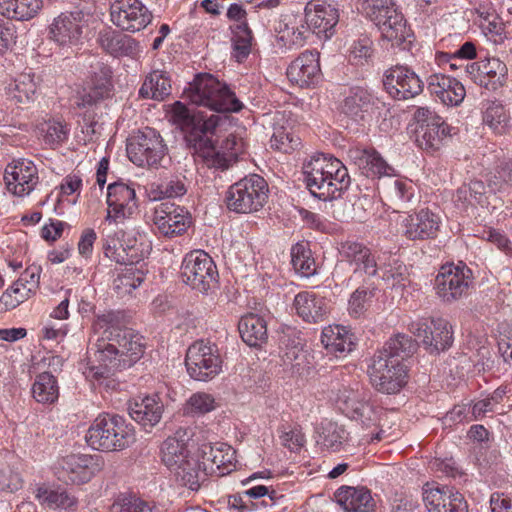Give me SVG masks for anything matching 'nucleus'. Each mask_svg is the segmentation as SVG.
Instances as JSON below:
<instances>
[{
    "instance_id": "f257e3e1",
    "label": "nucleus",
    "mask_w": 512,
    "mask_h": 512,
    "mask_svg": "<svg viewBox=\"0 0 512 512\" xmlns=\"http://www.w3.org/2000/svg\"><path fill=\"white\" fill-rule=\"evenodd\" d=\"M123 320L121 312L109 311L98 315L93 323L96 342L90 349L98 365H92L89 373L96 380L131 367L144 354L142 336L125 327Z\"/></svg>"
},
{
    "instance_id": "f03ea898",
    "label": "nucleus",
    "mask_w": 512,
    "mask_h": 512,
    "mask_svg": "<svg viewBox=\"0 0 512 512\" xmlns=\"http://www.w3.org/2000/svg\"><path fill=\"white\" fill-rule=\"evenodd\" d=\"M303 174L311 194L323 201L338 198L350 185L348 170L342 162L324 154L306 161Z\"/></svg>"
},
{
    "instance_id": "7ed1b4c3",
    "label": "nucleus",
    "mask_w": 512,
    "mask_h": 512,
    "mask_svg": "<svg viewBox=\"0 0 512 512\" xmlns=\"http://www.w3.org/2000/svg\"><path fill=\"white\" fill-rule=\"evenodd\" d=\"M189 137L193 143V155L196 161H201L210 169L227 170L244 152V141L234 134H229L219 147L216 146L212 126L207 133L198 130Z\"/></svg>"
},
{
    "instance_id": "20e7f679",
    "label": "nucleus",
    "mask_w": 512,
    "mask_h": 512,
    "mask_svg": "<svg viewBox=\"0 0 512 512\" xmlns=\"http://www.w3.org/2000/svg\"><path fill=\"white\" fill-rule=\"evenodd\" d=\"M86 440L96 450L121 451L135 441V431L124 417L118 414L102 413L89 427Z\"/></svg>"
},
{
    "instance_id": "39448f33",
    "label": "nucleus",
    "mask_w": 512,
    "mask_h": 512,
    "mask_svg": "<svg viewBox=\"0 0 512 512\" xmlns=\"http://www.w3.org/2000/svg\"><path fill=\"white\" fill-rule=\"evenodd\" d=\"M184 94L191 103L216 112H239L243 108L235 94L210 74L197 75Z\"/></svg>"
},
{
    "instance_id": "423d86ee",
    "label": "nucleus",
    "mask_w": 512,
    "mask_h": 512,
    "mask_svg": "<svg viewBox=\"0 0 512 512\" xmlns=\"http://www.w3.org/2000/svg\"><path fill=\"white\" fill-rule=\"evenodd\" d=\"M268 192L266 180L260 175L251 174L228 188L225 203L230 211L236 213L257 212L266 203Z\"/></svg>"
},
{
    "instance_id": "0eeeda50",
    "label": "nucleus",
    "mask_w": 512,
    "mask_h": 512,
    "mask_svg": "<svg viewBox=\"0 0 512 512\" xmlns=\"http://www.w3.org/2000/svg\"><path fill=\"white\" fill-rule=\"evenodd\" d=\"M185 365L192 379L207 382L222 372L223 358L215 343L198 340L187 349Z\"/></svg>"
},
{
    "instance_id": "6e6552de",
    "label": "nucleus",
    "mask_w": 512,
    "mask_h": 512,
    "mask_svg": "<svg viewBox=\"0 0 512 512\" xmlns=\"http://www.w3.org/2000/svg\"><path fill=\"white\" fill-rule=\"evenodd\" d=\"M371 385L384 394L398 393L407 382V368L385 352H376L367 370Z\"/></svg>"
},
{
    "instance_id": "1a4fd4ad",
    "label": "nucleus",
    "mask_w": 512,
    "mask_h": 512,
    "mask_svg": "<svg viewBox=\"0 0 512 512\" xmlns=\"http://www.w3.org/2000/svg\"><path fill=\"white\" fill-rule=\"evenodd\" d=\"M181 278L193 290L207 294L217 284L218 271L214 261L206 252L194 250L182 261Z\"/></svg>"
},
{
    "instance_id": "9d476101",
    "label": "nucleus",
    "mask_w": 512,
    "mask_h": 512,
    "mask_svg": "<svg viewBox=\"0 0 512 512\" xmlns=\"http://www.w3.org/2000/svg\"><path fill=\"white\" fill-rule=\"evenodd\" d=\"M473 285L472 271L465 264L443 265L434 283L437 296L445 303H453L469 295Z\"/></svg>"
},
{
    "instance_id": "9b49d317",
    "label": "nucleus",
    "mask_w": 512,
    "mask_h": 512,
    "mask_svg": "<svg viewBox=\"0 0 512 512\" xmlns=\"http://www.w3.org/2000/svg\"><path fill=\"white\" fill-rule=\"evenodd\" d=\"M337 403L343 413L353 420L359 421L363 428H373L369 433L363 435V440L368 443L381 440L383 431L378 429L377 413L373 406L365 401L361 392L344 388L337 397Z\"/></svg>"
},
{
    "instance_id": "f8f14e48",
    "label": "nucleus",
    "mask_w": 512,
    "mask_h": 512,
    "mask_svg": "<svg viewBox=\"0 0 512 512\" xmlns=\"http://www.w3.org/2000/svg\"><path fill=\"white\" fill-rule=\"evenodd\" d=\"M416 123L415 140L426 151L434 152L441 148L450 137V126L429 107H418L414 112Z\"/></svg>"
},
{
    "instance_id": "ddd939ff",
    "label": "nucleus",
    "mask_w": 512,
    "mask_h": 512,
    "mask_svg": "<svg viewBox=\"0 0 512 512\" xmlns=\"http://www.w3.org/2000/svg\"><path fill=\"white\" fill-rule=\"evenodd\" d=\"M166 150L162 137L152 128L139 131L127 143L129 159L140 167H157L164 158Z\"/></svg>"
},
{
    "instance_id": "4468645a",
    "label": "nucleus",
    "mask_w": 512,
    "mask_h": 512,
    "mask_svg": "<svg viewBox=\"0 0 512 512\" xmlns=\"http://www.w3.org/2000/svg\"><path fill=\"white\" fill-rule=\"evenodd\" d=\"M104 468L102 456L97 454H70L58 461V478L66 483L84 484Z\"/></svg>"
},
{
    "instance_id": "2eb2a0df",
    "label": "nucleus",
    "mask_w": 512,
    "mask_h": 512,
    "mask_svg": "<svg viewBox=\"0 0 512 512\" xmlns=\"http://www.w3.org/2000/svg\"><path fill=\"white\" fill-rule=\"evenodd\" d=\"M409 330L419 338L429 353H439L451 347L453 331L446 319L427 318L411 322Z\"/></svg>"
},
{
    "instance_id": "dca6fc26",
    "label": "nucleus",
    "mask_w": 512,
    "mask_h": 512,
    "mask_svg": "<svg viewBox=\"0 0 512 512\" xmlns=\"http://www.w3.org/2000/svg\"><path fill=\"white\" fill-rule=\"evenodd\" d=\"M110 19L121 31L136 33L151 23L153 14L140 0H116L110 7Z\"/></svg>"
},
{
    "instance_id": "f3484780",
    "label": "nucleus",
    "mask_w": 512,
    "mask_h": 512,
    "mask_svg": "<svg viewBox=\"0 0 512 512\" xmlns=\"http://www.w3.org/2000/svg\"><path fill=\"white\" fill-rule=\"evenodd\" d=\"M153 223L160 235L174 238L187 231L192 219L184 207L172 202H162L154 209Z\"/></svg>"
},
{
    "instance_id": "a211bd4d",
    "label": "nucleus",
    "mask_w": 512,
    "mask_h": 512,
    "mask_svg": "<svg viewBox=\"0 0 512 512\" xmlns=\"http://www.w3.org/2000/svg\"><path fill=\"white\" fill-rule=\"evenodd\" d=\"M383 84L391 97L407 100L423 91L424 83L408 66L396 65L385 72Z\"/></svg>"
},
{
    "instance_id": "6ab92c4d",
    "label": "nucleus",
    "mask_w": 512,
    "mask_h": 512,
    "mask_svg": "<svg viewBox=\"0 0 512 512\" xmlns=\"http://www.w3.org/2000/svg\"><path fill=\"white\" fill-rule=\"evenodd\" d=\"M107 214L105 221L123 223L137 208L135 189L124 182H114L107 187Z\"/></svg>"
},
{
    "instance_id": "aec40b11",
    "label": "nucleus",
    "mask_w": 512,
    "mask_h": 512,
    "mask_svg": "<svg viewBox=\"0 0 512 512\" xmlns=\"http://www.w3.org/2000/svg\"><path fill=\"white\" fill-rule=\"evenodd\" d=\"M342 112L355 122L369 121L376 112L386 111L383 101L362 87H353L344 98Z\"/></svg>"
},
{
    "instance_id": "412c9836",
    "label": "nucleus",
    "mask_w": 512,
    "mask_h": 512,
    "mask_svg": "<svg viewBox=\"0 0 512 512\" xmlns=\"http://www.w3.org/2000/svg\"><path fill=\"white\" fill-rule=\"evenodd\" d=\"M87 25L86 15L81 10L63 12L49 26L50 39L60 46L76 45Z\"/></svg>"
},
{
    "instance_id": "4be33fe9",
    "label": "nucleus",
    "mask_w": 512,
    "mask_h": 512,
    "mask_svg": "<svg viewBox=\"0 0 512 512\" xmlns=\"http://www.w3.org/2000/svg\"><path fill=\"white\" fill-rule=\"evenodd\" d=\"M7 189L16 196L28 195L37 185L39 177L35 164L27 159H18L7 165L4 174Z\"/></svg>"
},
{
    "instance_id": "5701e85b",
    "label": "nucleus",
    "mask_w": 512,
    "mask_h": 512,
    "mask_svg": "<svg viewBox=\"0 0 512 512\" xmlns=\"http://www.w3.org/2000/svg\"><path fill=\"white\" fill-rule=\"evenodd\" d=\"M339 21L338 9L325 2H309L305 7V23L319 37L329 39Z\"/></svg>"
},
{
    "instance_id": "b1692460",
    "label": "nucleus",
    "mask_w": 512,
    "mask_h": 512,
    "mask_svg": "<svg viewBox=\"0 0 512 512\" xmlns=\"http://www.w3.org/2000/svg\"><path fill=\"white\" fill-rule=\"evenodd\" d=\"M423 500L429 512H468L463 495L448 486L426 489Z\"/></svg>"
},
{
    "instance_id": "393cba45",
    "label": "nucleus",
    "mask_w": 512,
    "mask_h": 512,
    "mask_svg": "<svg viewBox=\"0 0 512 512\" xmlns=\"http://www.w3.org/2000/svg\"><path fill=\"white\" fill-rule=\"evenodd\" d=\"M348 157L366 177L380 178L394 175V168L374 148H350Z\"/></svg>"
},
{
    "instance_id": "a878e982",
    "label": "nucleus",
    "mask_w": 512,
    "mask_h": 512,
    "mask_svg": "<svg viewBox=\"0 0 512 512\" xmlns=\"http://www.w3.org/2000/svg\"><path fill=\"white\" fill-rule=\"evenodd\" d=\"M287 76L300 87L317 83L321 76L319 53L309 50L301 53L287 68Z\"/></svg>"
},
{
    "instance_id": "bb28decb",
    "label": "nucleus",
    "mask_w": 512,
    "mask_h": 512,
    "mask_svg": "<svg viewBox=\"0 0 512 512\" xmlns=\"http://www.w3.org/2000/svg\"><path fill=\"white\" fill-rule=\"evenodd\" d=\"M340 255L350 264L355 265L353 275L348 279L347 285L357 275L364 273L369 277L376 275L377 262L369 248L364 244L354 241L341 243L339 248Z\"/></svg>"
},
{
    "instance_id": "cd10ccee",
    "label": "nucleus",
    "mask_w": 512,
    "mask_h": 512,
    "mask_svg": "<svg viewBox=\"0 0 512 512\" xmlns=\"http://www.w3.org/2000/svg\"><path fill=\"white\" fill-rule=\"evenodd\" d=\"M440 217L429 209L408 215L403 221L404 235L410 240L434 238L440 227Z\"/></svg>"
},
{
    "instance_id": "c85d7f7f",
    "label": "nucleus",
    "mask_w": 512,
    "mask_h": 512,
    "mask_svg": "<svg viewBox=\"0 0 512 512\" xmlns=\"http://www.w3.org/2000/svg\"><path fill=\"white\" fill-rule=\"evenodd\" d=\"M277 31L278 46L285 50H292L302 47L306 40V33L309 30L301 17L294 14L283 15L275 28Z\"/></svg>"
},
{
    "instance_id": "c756f323",
    "label": "nucleus",
    "mask_w": 512,
    "mask_h": 512,
    "mask_svg": "<svg viewBox=\"0 0 512 512\" xmlns=\"http://www.w3.org/2000/svg\"><path fill=\"white\" fill-rule=\"evenodd\" d=\"M97 42L113 57L134 58L139 53V43L134 38L111 28L101 30L98 33Z\"/></svg>"
},
{
    "instance_id": "7c9ffc66",
    "label": "nucleus",
    "mask_w": 512,
    "mask_h": 512,
    "mask_svg": "<svg viewBox=\"0 0 512 512\" xmlns=\"http://www.w3.org/2000/svg\"><path fill=\"white\" fill-rule=\"evenodd\" d=\"M428 89L448 106L460 105L466 96L465 87L460 81L441 73L429 76Z\"/></svg>"
},
{
    "instance_id": "2f4dec72",
    "label": "nucleus",
    "mask_w": 512,
    "mask_h": 512,
    "mask_svg": "<svg viewBox=\"0 0 512 512\" xmlns=\"http://www.w3.org/2000/svg\"><path fill=\"white\" fill-rule=\"evenodd\" d=\"M164 405L157 395L135 398L129 403L128 411L133 420L143 427H154L163 414Z\"/></svg>"
},
{
    "instance_id": "473e14b6",
    "label": "nucleus",
    "mask_w": 512,
    "mask_h": 512,
    "mask_svg": "<svg viewBox=\"0 0 512 512\" xmlns=\"http://www.w3.org/2000/svg\"><path fill=\"white\" fill-rule=\"evenodd\" d=\"M335 498L345 512H374L375 502L364 487L343 486L336 491Z\"/></svg>"
},
{
    "instance_id": "72a5a7b5",
    "label": "nucleus",
    "mask_w": 512,
    "mask_h": 512,
    "mask_svg": "<svg viewBox=\"0 0 512 512\" xmlns=\"http://www.w3.org/2000/svg\"><path fill=\"white\" fill-rule=\"evenodd\" d=\"M321 343L328 354L337 358L345 357L354 347V336L346 327L329 325L322 330Z\"/></svg>"
},
{
    "instance_id": "f704fd0d",
    "label": "nucleus",
    "mask_w": 512,
    "mask_h": 512,
    "mask_svg": "<svg viewBox=\"0 0 512 512\" xmlns=\"http://www.w3.org/2000/svg\"><path fill=\"white\" fill-rule=\"evenodd\" d=\"M294 307L298 316L309 323L323 321L327 314V305L324 298L308 291L300 292L295 296Z\"/></svg>"
},
{
    "instance_id": "c9c22d12",
    "label": "nucleus",
    "mask_w": 512,
    "mask_h": 512,
    "mask_svg": "<svg viewBox=\"0 0 512 512\" xmlns=\"http://www.w3.org/2000/svg\"><path fill=\"white\" fill-rule=\"evenodd\" d=\"M172 120L185 133V141L189 149L193 151V143L190 141V135L201 131L207 133L210 126L208 121L202 117L193 115L190 110L181 102L177 101L172 107Z\"/></svg>"
},
{
    "instance_id": "e433bc0d",
    "label": "nucleus",
    "mask_w": 512,
    "mask_h": 512,
    "mask_svg": "<svg viewBox=\"0 0 512 512\" xmlns=\"http://www.w3.org/2000/svg\"><path fill=\"white\" fill-rule=\"evenodd\" d=\"M171 79L164 70H153L145 78L139 89V96L144 99L163 101L171 94Z\"/></svg>"
},
{
    "instance_id": "4c0bfd02",
    "label": "nucleus",
    "mask_w": 512,
    "mask_h": 512,
    "mask_svg": "<svg viewBox=\"0 0 512 512\" xmlns=\"http://www.w3.org/2000/svg\"><path fill=\"white\" fill-rule=\"evenodd\" d=\"M375 25L379 28L382 38L391 42L392 46L401 45L409 36L410 30L407 28L402 13L398 10L390 11L389 15L383 17Z\"/></svg>"
},
{
    "instance_id": "58836bf2",
    "label": "nucleus",
    "mask_w": 512,
    "mask_h": 512,
    "mask_svg": "<svg viewBox=\"0 0 512 512\" xmlns=\"http://www.w3.org/2000/svg\"><path fill=\"white\" fill-rule=\"evenodd\" d=\"M238 329L242 340L251 347L261 345L268 337L266 321L253 313L241 317Z\"/></svg>"
},
{
    "instance_id": "ea45409f",
    "label": "nucleus",
    "mask_w": 512,
    "mask_h": 512,
    "mask_svg": "<svg viewBox=\"0 0 512 512\" xmlns=\"http://www.w3.org/2000/svg\"><path fill=\"white\" fill-rule=\"evenodd\" d=\"M35 498L40 504L49 509H70L76 505V498L62 488H51L45 485L38 486L35 490Z\"/></svg>"
},
{
    "instance_id": "a19ab883",
    "label": "nucleus",
    "mask_w": 512,
    "mask_h": 512,
    "mask_svg": "<svg viewBox=\"0 0 512 512\" xmlns=\"http://www.w3.org/2000/svg\"><path fill=\"white\" fill-rule=\"evenodd\" d=\"M37 82L35 75L23 73L6 87V95L18 104H28L35 98Z\"/></svg>"
},
{
    "instance_id": "79ce46f5",
    "label": "nucleus",
    "mask_w": 512,
    "mask_h": 512,
    "mask_svg": "<svg viewBox=\"0 0 512 512\" xmlns=\"http://www.w3.org/2000/svg\"><path fill=\"white\" fill-rule=\"evenodd\" d=\"M42 0H0V13L16 20H29L42 8Z\"/></svg>"
},
{
    "instance_id": "37998d69",
    "label": "nucleus",
    "mask_w": 512,
    "mask_h": 512,
    "mask_svg": "<svg viewBox=\"0 0 512 512\" xmlns=\"http://www.w3.org/2000/svg\"><path fill=\"white\" fill-rule=\"evenodd\" d=\"M479 85L495 90L505 83L506 65L498 58H486L481 61Z\"/></svg>"
},
{
    "instance_id": "c03bdc74",
    "label": "nucleus",
    "mask_w": 512,
    "mask_h": 512,
    "mask_svg": "<svg viewBox=\"0 0 512 512\" xmlns=\"http://www.w3.org/2000/svg\"><path fill=\"white\" fill-rule=\"evenodd\" d=\"M173 472L177 480L191 490H198L200 482L205 480L207 473L204 471L200 464L198 457L189 456L179 467H176Z\"/></svg>"
},
{
    "instance_id": "a18cd8bd",
    "label": "nucleus",
    "mask_w": 512,
    "mask_h": 512,
    "mask_svg": "<svg viewBox=\"0 0 512 512\" xmlns=\"http://www.w3.org/2000/svg\"><path fill=\"white\" fill-rule=\"evenodd\" d=\"M417 347V342L409 335L398 333L392 336L378 352H385L388 357L403 363L416 352Z\"/></svg>"
},
{
    "instance_id": "49530a36",
    "label": "nucleus",
    "mask_w": 512,
    "mask_h": 512,
    "mask_svg": "<svg viewBox=\"0 0 512 512\" xmlns=\"http://www.w3.org/2000/svg\"><path fill=\"white\" fill-rule=\"evenodd\" d=\"M33 398L42 404H52L59 397V386L56 378L49 372L36 376L32 385Z\"/></svg>"
},
{
    "instance_id": "de8ad7c7",
    "label": "nucleus",
    "mask_w": 512,
    "mask_h": 512,
    "mask_svg": "<svg viewBox=\"0 0 512 512\" xmlns=\"http://www.w3.org/2000/svg\"><path fill=\"white\" fill-rule=\"evenodd\" d=\"M163 463L173 471L179 467L190 455L183 441L175 437L167 438L161 447Z\"/></svg>"
},
{
    "instance_id": "09e8293b",
    "label": "nucleus",
    "mask_w": 512,
    "mask_h": 512,
    "mask_svg": "<svg viewBox=\"0 0 512 512\" xmlns=\"http://www.w3.org/2000/svg\"><path fill=\"white\" fill-rule=\"evenodd\" d=\"M291 264L300 276L310 277L316 272V264L311 251L304 244L297 243L291 248Z\"/></svg>"
},
{
    "instance_id": "8fccbe9b",
    "label": "nucleus",
    "mask_w": 512,
    "mask_h": 512,
    "mask_svg": "<svg viewBox=\"0 0 512 512\" xmlns=\"http://www.w3.org/2000/svg\"><path fill=\"white\" fill-rule=\"evenodd\" d=\"M377 288L374 285L358 287L350 296L348 302L349 314L355 318L360 317L370 305Z\"/></svg>"
},
{
    "instance_id": "3c124183",
    "label": "nucleus",
    "mask_w": 512,
    "mask_h": 512,
    "mask_svg": "<svg viewBox=\"0 0 512 512\" xmlns=\"http://www.w3.org/2000/svg\"><path fill=\"white\" fill-rule=\"evenodd\" d=\"M483 122L495 133L503 134L509 122V115L501 103H490L483 115Z\"/></svg>"
},
{
    "instance_id": "603ef678",
    "label": "nucleus",
    "mask_w": 512,
    "mask_h": 512,
    "mask_svg": "<svg viewBox=\"0 0 512 512\" xmlns=\"http://www.w3.org/2000/svg\"><path fill=\"white\" fill-rule=\"evenodd\" d=\"M39 131L46 144L53 146L63 143L69 134L66 123L60 120H48L39 125Z\"/></svg>"
},
{
    "instance_id": "864d4df0",
    "label": "nucleus",
    "mask_w": 512,
    "mask_h": 512,
    "mask_svg": "<svg viewBox=\"0 0 512 512\" xmlns=\"http://www.w3.org/2000/svg\"><path fill=\"white\" fill-rule=\"evenodd\" d=\"M145 274L140 269L129 266L114 280V287L119 294H130L144 281Z\"/></svg>"
},
{
    "instance_id": "5fc2aeb1",
    "label": "nucleus",
    "mask_w": 512,
    "mask_h": 512,
    "mask_svg": "<svg viewBox=\"0 0 512 512\" xmlns=\"http://www.w3.org/2000/svg\"><path fill=\"white\" fill-rule=\"evenodd\" d=\"M186 193L187 187L185 181L179 177H172L170 179L164 180L150 191L153 200L182 197Z\"/></svg>"
},
{
    "instance_id": "6e6d98bb",
    "label": "nucleus",
    "mask_w": 512,
    "mask_h": 512,
    "mask_svg": "<svg viewBox=\"0 0 512 512\" xmlns=\"http://www.w3.org/2000/svg\"><path fill=\"white\" fill-rule=\"evenodd\" d=\"M233 56L238 62H242L248 57L251 51L252 31L248 25L238 26L232 31Z\"/></svg>"
},
{
    "instance_id": "4d7b16f0",
    "label": "nucleus",
    "mask_w": 512,
    "mask_h": 512,
    "mask_svg": "<svg viewBox=\"0 0 512 512\" xmlns=\"http://www.w3.org/2000/svg\"><path fill=\"white\" fill-rule=\"evenodd\" d=\"M485 185L482 181H471L457 189L456 201L475 206L485 204Z\"/></svg>"
},
{
    "instance_id": "13d9d810",
    "label": "nucleus",
    "mask_w": 512,
    "mask_h": 512,
    "mask_svg": "<svg viewBox=\"0 0 512 512\" xmlns=\"http://www.w3.org/2000/svg\"><path fill=\"white\" fill-rule=\"evenodd\" d=\"M387 197L395 207L405 208L413 197L412 185L401 179H394L387 187Z\"/></svg>"
},
{
    "instance_id": "bf43d9fd",
    "label": "nucleus",
    "mask_w": 512,
    "mask_h": 512,
    "mask_svg": "<svg viewBox=\"0 0 512 512\" xmlns=\"http://www.w3.org/2000/svg\"><path fill=\"white\" fill-rule=\"evenodd\" d=\"M110 512H157V509L137 496L128 495L118 498L112 504Z\"/></svg>"
},
{
    "instance_id": "052dcab7",
    "label": "nucleus",
    "mask_w": 512,
    "mask_h": 512,
    "mask_svg": "<svg viewBox=\"0 0 512 512\" xmlns=\"http://www.w3.org/2000/svg\"><path fill=\"white\" fill-rule=\"evenodd\" d=\"M362 12L375 24L387 15L390 11L397 10L393 0H362Z\"/></svg>"
},
{
    "instance_id": "680f3d73",
    "label": "nucleus",
    "mask_w": 512,
    "mask_h": 512,
    "mask_svg": "<svg viewBox=\"0 0 512 512\" xmlns=\"http://www.w3.org/2000/svg\"><path fill=\"white\" fill-rule=\"evenodd\" d=\"M271 147L283 153H290L300 145V138L284 127L274 129L271 137Z\"/></svg>"
},
{
    "instance_id": "e2e57ef3",
    "label": "nucleus",
    "mask_w": 512,
    "mask_h": 512,
    "mask_svg": "<svg viewBox=\"0 0 512 512\" xmlns=\"http://www.w3.org/2000/svg\"><path fill=\"white\" fill-rule=\"evenodd\" d=\"M214 409L215 400L213 396L204 392L191 395L185 405V413L189 415H203Z\"/></svg>"
},
{
    "instance_id": "0e129e2a",
    "label": "nucleus",
    "mask_w": 512,
    "mask_h": 512,
    "mask_svg": "<svg viewBox=\"0 0 512 512\" xmlns=\"http://www.w3.org/2000/svg\"><path fill=\"white\" fill-rule=\"evenodd\" d=\"M215 456L212 459L214 472L219 470L224 474L232 470L235 462V450L226 443H215Z\"/></svg>"
},
{
    "instance_id": "69168bd1",
    "label": "nucleus",
    "mask_w": 512,
    "mask_h": 512,
    "mask_svg": "<svg viewBox=\"0 0 512 512\" xmlns=\"http://www.w3.org/2000/svg\"><path fill=\"white\" fill-rule=\"evenodd\" d=\"M373 55L372 41L367 36H362L354 41L350 47L349 60L356 65L367 63Z\"/></svg>"
},
{
    "instance_id": "338daca9",
    "label": "nucleus",
    "mask_w": 512,
    "mask_h": 512,
    "mask_svg": "<svg viewBox=\"0 0 512 512\" xmlns=\"http://www.w3.org/2000/svg\"><path fill=\"white\" fill-rule=\"evenodd\" d=\"M150 250L151 246L149 243L143 241L139 242L137 239L129 241V243L124 246L123 255L124 258H127L128 260H125V262H122L121 264L131 267L147 257V255L150 253Z\"/></svg>"
},
{
    "instance_id": "774afa93",
    "label": "nucleus",
    "mask_w": 512,
    "mask_h": 512,
    "mask_svg": "<svg viewBox=\"0 0 512 512\" xmlns=\"http://www.w3.org/2000/svg\"><path fill=\"white\" fill-rule=\"evenodd\" d=\"M103 252L105 257L114 261L118 264L128 260L124 258V245L120 243V240L116 235H107L103 238Z\"/></svg>"
}]
</instances>
